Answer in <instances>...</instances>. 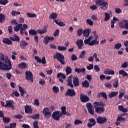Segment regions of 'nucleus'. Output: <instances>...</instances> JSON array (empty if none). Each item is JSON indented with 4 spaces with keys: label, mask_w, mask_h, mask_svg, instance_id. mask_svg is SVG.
Masks as SVG:
<instances>
[{
    "label": "nucleus",
    "mask_w": 128,
    "mask_h": 128,
    "mask_svg": "<svg viewBox=\"0 0 128 128\" xmlns=\"http://www.w3.org/2000/svg\"><path fill=\"white\" fill-rule=\"evenodd\" d=\"M0 58L2 62H1V64L0 65V70H10L12 68V62L8 58V56H4V54H0Z\"/></svg>",
    "instance_id": "f257e3e1"
},
{
    "label": "nucleus",
    "mask_w": 128,
    "mask_h": 128,
    "mask_svg": "<svg viewBox=\"0 0 128 128\" xmlns=\"http://www.w3.org/2000/svg\"><path fill=\"white\" fill-rule=\"evenodd\" d=\"M95 112L98 114H101L104 111L105 104L103 102H96L94 104Z\"/></svg>",
    "instance_id": "f03ea898"
},
{
    "label": "nucleus",
    "mask_w": 128,
    "mask_h": 128,
    "mask_svg": "<svg viewBox=\"0 0 128 128\" xmlns=\"http://www.w3.org/2000/svg\"><path fill=\"white\" fill-rule=\"evenodd\" d=\"M20 29V34L24 36V30L28 28V26L26 24H24L22 26V24H18L16 26L14 27V30L15 32H18Z\"/></svg>",
    "instance_id": "7ed1b4c3"
},
{
    "label": "nucleus",
    "mask_w": 128,
    "mask_h": 128,
    "mask_svg": "<svg viewBox=\"0 0 128 128\" xmlns=\"http://www.w3.org/2000/svg\"><path fill=\"white\" fill-rule=\"evenodd\" d=\"M54 58H56L62 64H66L65 61H64V56L60 52H57L56 55H54Z\"/></svg>",
    "instance_id": "20e7f679"
},
{
    "label": "nucleus",
    "mask_w": 128,
    "mask_h": 128,
    "mask_svg": "<svg viewBox=\"0 0 128 128\" xmlns=\"http://www.w3.org/2000/svg\"><path fill=\"white\" fill-rule=\"evenodd\" d=\"M64 95L66 96L74 97L76 95V91L73 88H68Z\"/></svg>",
    "instance_id": "39448f33"
},
{
    "label": "nucleus",
    "mask_w": 128,
    "mask_h": 128,
    "mask_svg": "<svg viewBox=\"0 0 128 128\" xmlns=\"http://www.w3.org/2000/svg\"><path fill=\"white\" fill-rule=\"evenodd\" d=\"M119 26L121 28L128 29V20H124L118 23Z\"/></svg>",
    "instance_id": "423d86ee"
},
{
    "label": "nucleus",
    "mask_w": 128,
    "mask_h": 128,
    "mask_svg": "<svg viewBox=\"0 0 128 128\" xmlns=\"http://www.w3.org/2000/svg\"><path fill=\"white\" fill-rule=\"evenodd\" d=\"M14 101L12 100H6V104H5V108H10L12 110H14Z\"/></svg>",
    "instance_id": "0eeeda50"
},
{
    "label": "nucleus",
    "mask_w": 128,
    "mask_h": 128,
    "mask_svg": "<svg viewBox=\"0 0 128 128\" xmlns=\"http://www.w3.org/2000/svg\"><path fill=\"white\" fill-rule=\"evenodd\" d=\"M86 108L88 110V112L90 114L94 116V110L92 108V106L90 102H88L86 104Z\"/></svg>",
    "instance_id": "6e6552de"
},
{
    "label": "nucleus",
    "mask_w": 128,
    "mask_h": 128,
    "mask_svg": "<svg viewBox=\"0 0 128 128\" xmlns=\"http://www.w3.org/2000/svg\"><path fill=\"white\" fill-rule=\"evenodd\" d=\"M80 99L81 102L83 103H86L90 101V98L88 96L84 94H80Z\"/></svg>",
    "instance_id": "1a4fd4ad"
},
{
    "label": "nucleus",
    "mask_w": 128,
    "mask_h": 128,
    "mask_svg": "<svg viewBox=\"0 0 128 128\" xmlns=\"http://www.w3.org/2000/svg\"><path fill=\"white\" fill-rule=\"evenodd\" d=\"M43 114L44 115L45 118H49L51 116V112H50L48 108H45L43 109Z\"/></svg>",
    "instance_id": "9d476101"
},
{
    "label": "nucleus",
    "mask_w": 128,
    "mask_h": 128,
    "mask_svg": "<svg viewBox=\"0 0 128 128\" xmlns=\"http://www.w3.org/2000/svg\"><path fill=\"white\" fill-rule=\"evenodd\" d=\"M26 78L27 80H29L30 82H32V73L30 71H26L25 73Z\"/></svg>",
    "instance_id": "9b49d317"
},
{
    "label": "nucleus",
    "mask_w": 128,
    "mask_h": 128,
    "mask_svg": "<svg viewBox=\"0 0 128 128\" xmlns=\"http://www.w3.org/2000/svg\"><path fill=\"white\" fill-rule=\"evenodd\" d=\"M96 122L99 124H104L107 122V118L106 117L98 116L96 118Z\"/></svg>",
    "instance_id": "f8f14e48"
},
{
    "label": "nucleus",
    "mask_w": 128,
    "mask_h": 128,
    "mask_svg": "<svg viewBox=\"0 0 128 128\" xmlns=\"http://www.w3.org/2000/svg\"><path fill=\"white\" fill-rule=\"evenodd\" d=\"M34 58L40 64H46V57L44 56L42 58V60L38 56H35Z\"/></svg>",
    "instance_id": "ddd939ff"
},
{
    "label": "nucleus",
    "mask_w": 128,
    "mask_h": 128,
    "mask_svg": "<svg viewBox=\"0 0 128 128\" xmlns=\"http://www.w3.org/2000/svg\"><path fill=\"white\" fill-rule=\"evenodd\" d=\"M54 36H46L44 37V40L43 41L44 44H48V42H50V40H54Z\"/></svg>",
    "instance_id": "4468645a"
},
{
    "label": "nucleus",
    "mask_w": 128,
    "mask_h": 128,
    "mask_svg": "<svg viewBox=\"0 0 128 128\" xmlns=\"http://www.w3.org/2000/svg\"><path fill=\"white\" fill-rule=\"evenodd\" d=\"M52 117L54 120L56 121H59L60 120L59 110L54 112L52 114Z\"/></svg>",
    "instance_id": "2eb2a0df"
},
{
    "label": "nucleus",
    "mask_w": 128,
    "mask_h": 128,
    "mask_svg": "<svg viewBox=\"0 0 128 128\" xmlns=\"http://www.w3.org/2000/svg\"><path fill=\"white\" fill-rule=\"evenodd\" d=\"M89 120L90 123H88L87 126L88 128H92V126H94L96 124V120L94 118H90L89 119Z\"/></svg>",
    "instance_id": "dca6fc26"
},
{
    "label": "nucleus",
    "mask_w": 128,
    "mask_h": 128,
    "mask_svg": "<svg viewBox=\"0 0 128 128\" xmlns=\"http://www.w3.org/2000/svg\"><path fill=\"white\" fill-rule=\"evenodd\" d=\"M76 44L78 46V50H82V48L84 44L83 40L82 39L78 40L76 42Z\"/></svg>",
    "instance_id": "f3484780"
},
{
    "label": "nucleus",
    "mask_w": 128,
    "mask_h": 128,
    "mask_svg": "<svg viewBox=\"0 0 128 128\" xmlns=\"http://www.w3.org/2000/svg\"><path fill=\"white\" fill-rule=\"evenodd\" d=\"M72 75H70L68 76V78L67 80V82H68V86H70L71 88H74V86L72 84Z\"/></svg>",
    "instance_id": "a211bd4d"
},
{
    "label": "nucleus",
    "mask_w": 128,
    "mask_h": 128,
    "mask_svg": "<svg viewBox=\"0 0 128 128\" xmlns=\"http://www.w3.org/2000/svg\"><path fill=\"white\" fill-rule=\"evenodd\" d=\"M38 32L34 30H32V35H35L34 37V40H35L36 42V44H38V36H36V34H38Z\"/></svg>",
    "instance_id": "6ab92c4d"
},
{
    "label": "nucleus",
    "mask_w": 128,
    "mask_h": 128,
    "mask_svg": "<svg viewBox=\"0 0 128 128\" xmlns=\"http://www.w3.org/2000/svg\"><path fill=\"white\" fill-rule=\"evenodd\" d=\"M28 65L26 62H22L18 64V68H21V70H24V68H28Z\"/></svg>",
    "instance_id": "aec40b11"
},
{
    "label": "nucleus",
    "mask_w": 128,
    "mask_h": 128,
    "mask_svg": "<svg viewBox=\"0 0 128 128\" xmlns=\"http://www.w3.org/2000/svg\"><path fill=\"white\" fill-rule=\"evenodd\" d=\"M73 84L74 86L76 87L80 85V81L78 78L77 77H74L73 78Z\"/></svg>",
    "instance_id": "412c9836"
},
{
    "label": "nucleus",
    "mask_w": 128,
    "mask_h": 128,
    "mask_svg": "<svg viewBox=\"0 0 128 128\" xmlns=\"http://www.w3.org/2000/svg\"><path fill=\"white\" fill-rule=\"evenodd\" d=\"M10 39L12 42H20V37L16 34H14L13 36L10 37Z\"/></svg>",
    "instance_id": "4be33fe9"
},
{
    "label": "nucleus",
    "mask_w": 128,
    "mask_h": 128,
    "mask_svg": "<svg viewBox=\"0 0 128 128\" xmlns=\"http://www.w3.org/2000/svg\"><path fill=\"white\" fill-rule=\"evenodd\" d=\"M91 32L90 28L85 29L83 31V34L85 37H88L90 36V34Z\"/></svg>",
    "instance_id": "5701e85b"
},
{
    "label": "nucleus",
    "mask_w": 128,
    "mask_h": 128,
    "mask_svg": "<svg viewBox=\"0 0 128 128\" xmlns=\"http://www.w3.org/2000/svg\"><path fill=\"white\" fill-rule=\"evenodd\" d=\"M102 97L105 100L108 99L107 94L105 92H101L98 93V98H102Z\"/></svg>",
    "instance_id": "b1692460"
},
{
    "label": "nucleus",
    "mask_w": 128,
    "mask_h": 128,
    "mask_svg": "<svg viewBox=\"0 0 128 128\" xmlns=\"http://www.w3.org/2000/svg\"><path fill=\"white\" fill-rule=\"evenodd\" d=\"M47 26H44L43 29L38 30V33L40 34H44L46 33L48 31V28H46Z\"/></svg>",
    "instance_id": "393cba45"
},
{
    "label": "nucleus",
    "mask_w": 128,
    "mask_h": 128,
    "mask_svg": "<svg viewBox=\"0 0 128 128\" xmlns=\"http://www.w3.org/2000/svg\"><path fill=\"white\" fill-rule=\"evenodd\" d=\"M108 4L106 2H103L100 4V8L102 10H106L108 7Z\"/></svg>",
    "instance_id": "a878e982"
},
{
    "label": "nucleus",
    "mask_w": 128,
    "mask_h": 128,
    "mask_svg": "<svg viewBox=\"0 0 128 128\" xmlns=\"http://www.w3.org/2000/svg\"><path fill=\"white\" fill-rule=\"evenodd\" d=\"M2 42L6 44H12V42L8 38H4Z\"/></svg>",
    "instance_id": "bb28decb"
},
{
    "label": "nucleus",
    "mask_w": 128,
    "mask_h": 128,
    "mask_svg": "<svg viewBox=\"0 0 128 128\" xmlns=\"http://www.w3.org/2000/svg\"><path fill=\"white\" fill-rule=\"evenodd\" d=\"M104 74L108 75H114V70H112L110 69H106V70H104Z\"/></svg>",
    "instance_id": "cd10ccee"
},
{
    "label": "nucleus",
    "mask_w": 128,
    "mask_h": 128,
    "mask_svg": "<svg viewBox=\"0 0 128 128\" xmlns=\"http://www.w3.org/2000/svg\"><path fill=\"white\" fill-rule=\"evenodd\" d=\"M118 94V92H111L108 94V98H110L116 97Z\"/></svg>",
    "instance_id": "c85d7f7f"
},
{
    "label": "nucleus",
    "mask_w": 128,
    "mask_h": 128,
    "mask_svg": "<svg viewBox=\"0 0 128 128\" xmlns=\"http://www.w3.org/2000/svg\"><path fill=\"white\" fill-rule=\"evenodd\" d=\"M25 112L26 114H32V107L28 106H25Z\"/></svg>",
    "instance_id": "c756f323"
},
{
    "label": "nucleus",
    "mask_w": 128,
    "mask_h": 128,
    "mask_svg": "<svg viewBox=\"0 0 128 128\" xmlns=\"http://www.w3.org/2000/svg\"><path fill=\"white\" fill-rule=\"evenodd\" d=\"M82 88H88L90 86V83L87 80H85L84 82H82Z\"/></svg>",
    "instance_id": "7c9ffc66"
},
{
    "label": "nucleus",
    "mask_w": 128,
    "mask_h": 128,
    "mask_svg": "<svg viewBox=\"0 0 128 128\" xmlns=\"http://www.w3.org/2000/svg\"><path fill=\"white\" fill-rule=\"evenodd\" d=\"M26 46H28V42L24 40H22L20 42V47L21 48H24Z\"/></svg>",
    "instance_id": "2f4dec72"
},
{
    "label": "nucleus",
    "mask_w": 128,
    "mask_h": 128,
    "mask_svg": "<svg viewBox=\"0 0 128 128\" xmlns=\"http://www.w3.org/2000/svg\"><path fill=\"white\" fill-rule=\"evenodd\" d=\"M75 72H78V74H80V72H85L86 69L85 68H82V69L79 68H76Z\"/></svg>",
    "instance_id": "473e14b6"
},
{
    "label": "nucleus",
    "mask_w": 128,
    "mask_h": 128,
    "mask_svg": "<svg viewBox=\"0 0 128 128\" xmlns=\"http://www.w3.org/2000/svg\"><path fill=\"white\" fill-rule=\"evenodd\" d=\"M119 74L122 75L124 77L128 76V74L124 70H122L119 71Z\"/></svg>",
    "instance_id": "72a5a7b5"
},
{
    "label": "nucleus",
    "mask_w": 128,
    "mask_h": 128,
    "mask_svg": "<svg viewBox=\"0 0 128 128\" xmlns=\"http://www.w3.org/2000/svg\"><path fill=\"white\" fill-rule=\"evenodd\" d=\"M97 40L98 38H95L94 40H92L91 44H92V46H98L99 42Z\"/></svg>",
    "instance_id": "f704fd0d"
},
{
    "label": "nucleus",
    "mask_w": 128,
    "mask_h": 128,
    "mask_svg": "<svg viewBox=\"0 0 128 128\" xmlns=\"http://www.w3.org/2000/svg\"><path fill=\"white\" fill-rule=\"evenodd\" d=\"M57 77L58 78H62L64 80H65L66 78V76H65V74L60 72V73H58L57 75Z\"/></svg>",
    "instance_id": "c9c22d12"
},
{
    "label": "nucleus",
    "mask_w": 128,
    "mask_h": 128,
    "mask_svg": "<svg viewBox=\"0 0 128 128\" xmlns=\"http://www.w3.org/2000/svg\"><path fill=\"white\" fill-rule=\"evenodd\" d=\"M18 88H19V91L20 93V95L22 96H24V92H24V89L22 88V87H21L20 86H18Z\"/></svg>",
    "instance_id": "e433bc0d"
},
{
    "label": "nucleus",
    "mask_w": 128,
    "mask_h": 128,
    "mask_svg": "<svg viewBox=\"0 0 128 128\" xmlns=\"http://www.w3.org/2000/svg\"><path fill=\"white\" fill-rule=\"evenodd\" d=\"M11 96H16V98H18L20 96V93L18 91H14L12 92V94H10Z\"/></svg>",
    "instance_id": "4c0bfd02"
},
{
    "label": "nucleus",
    "mask_w": 128,
    "mask_h": 128,
    "mask_svg": "<svg viewBox=\"0 0 128 128\" xmlns=\"http://www.w3.org/2000/svg\"><path fill=\"white\" fill-rule=\"evenodd\" d=\"M57 16H58V14L56 12H52L50 16V18L52 19H55L57 18Z\"/></svg>",
    "instance_id": "58836bf2"
},
{
    "label": "nucleus",
    "mask_w": 128,
    "mask_h": 128,
    "mask_svg": "<svg viewBox=\"0 0 128 128\" xmlns=\"http://www.w3.org/2000/svg\"><path fill=\"white\" fill-rule=\"evenodd\" d=\"M33 105L38 107L40 106V100H38V99L36 98L34 100V103L33 104Z\"/></svg>",
    "instance_id": "ea45409f"
},
{
    "label": "nucleus",
    "mask_w": 128,
    "mask_h": 128,
    "mask_svg": "<svg viewBox=\"0 0 128 128\" xmlns=\"http://www.w3.org/2000/svg\"><path fill=\"white\" fill-rule=\"evenodd\" d=\"M66 72L67 76L70 74L72 72L71 68L70 66H67L66 70Z\"/></svg>",
    "instance_id": "a19ab883"
},
{
    "label": "nucleus",
    "mask_w": 128,
    "mask_h": 128,
    "mask_svg": "<svg viewBox=\"0 0 128 128\" xmlns=\"http://www.w3.org/2000/svg\"><path fill=\"white\" fill-rule=\"evenodd\" d=\"M10 118L8 117L3 118V122L4 124H8V122H10Z\"/></svg>",
    "instance_id": "79ce46f5"
},
{
    "label": "nucleus",
    "mask_w": 128,
    "mask_h": 128,
    "mask_svg": "<svg viewBox=\"0 0 128 128\" xmlns=\"http://www.w3.org/2000/svg\"><path fill=\"white\" fill-rule=\"evenodd\" d=\"M103 2H104V0H94V2L96 5L100 6L102 4Z\"/></svg>",
    "instance_id": "37998d69"
},
{
    "label": "nucleus",
    "mask_w": 128,
    "mask_h": 128,
    "mask_svg": "<svg viewBox=\"0 0 128 128\" xmlns=\"http://www.w3.org/2000/svg\"><path fill=\"white\" fill-rule=\"evenodd\" d=\"M62 113L63 115H66V107L65 106H62L61 107Z\"/></svg>",
    "instance_id": "c03bdc74"
},
{
    "label": "nucleus",
    "mask_w": 128,
    "mask_h": 128,
    "mask_svg": "<svg viewBox=\"0 0 128 128\" xmlns=\"http://www.w3.org/2000/svg\"><path fill=\"white\" fill-rule=\"evenodd\" d=\"M126 118H122L121 116H118V119L116 120L117 122H124L125 121Z\"/></svg>",
    "instance_id": "a18cd8bd"
},
{
    "label": "nucleus",
    "mask_w": 128,
    "mask_h": 128,
    "mask_svg": "<svg viewBox=\"0 0 128 128\" xmlns=\"http://www.w3.org/2000/svg\"><path fill=\"white\" fill-rule=\"evenodd\" d=\"M118 80H116L113 83V86L114 88H118Z\"/></svg>",
    "instance_id": "49530a36"
},
{
    "label": "nucleus",
    "mask_w": 128,
    "mask_h": 128,
    "mask_svg": "<svg viewBox=\"0 0 128 128\" xmlns=\"http://www.w3.org/2000/svg\"><path fill=\"white\" fill-rule=\"evenodd\" d=\"M58 50H60V52H62V50H66V48L62 46H58Z\"/></svg>",
    "instance_id": "de8ad7c7"
},
{
    "label": "nucleus",
    "mask_w": 128,
    "mask_h": 128,
    "mask_svg": "<svg viewBox=\"0 0 128 128\" xmlns=\"http://www.w3.org/2000/svg\"><path fill=\"white\" fill-rule=\"evenodd\" d=\"M5 18L6 16H4V15L0 14V22H4Z\"/></svg>",
    "instance_id": "09e8293b"
},
{
    "label": "nucleus",
    "mask_w": 128,
    "mask_h": 128,
    "mask_svg": "<svg viewBox=\"0 0 128 128\" xmlns=\"http://www.w3.org/2000/svg\"><path fill=\"white\" fill-rule=\"evenodd\" d=\"M52 90L54 92V94H57L59 92V88L58 86H54L52 88Z\"/></svg>",
    "instance_id": "8fccbe9b"
},
{
    "label": "nucleus",
    "mask_w": 128,
    "mask_h": 128,
    "mask_svg": "<svg viewBox=\"0 0 128 128\" xmlns=\"http://www.w3.org/2000/svg\"><path fill=\"white\" fill-rule=\"evenodd\" d=\"M8 2V0H0V4H2V6H6Z\"/></svg>",
    "instance_id": "3c124183"
},
{
    "label": "nucleus",
    "mask_w": 128,
    "mask_h": 128,
    "mask_svg": "<svg viewBox=\"0 0 128 128\" xmlns=\"http://www.w3.org/2000/svg\"><path fill=\"white\" fill-rule=\"evenodd\" d=\"M33 126H34V128H40V127H38V120H36L34 122Z\"/></svg>",
    "instance_id": "603ef678"
},
{
    "label": "nucleus",
    "mask_w": 128,
    "mask_h": 128,
    "mask_svg": "<svg viewBox=\"0 0 128 128\" xmlns=\"http://www.w3.org/2000/svg\"><path fill=\"white\" fill-rule=\"evenodd\" d=\"M32 119L36 120H40V114H35L32 116Z\"/></svg>",
    "instance_id": "864d4df0"
},
{
    "label": "nucleus",
    "mask_w": 128,
    "mask_h": 128,
    "mask_svg": "<svg viewBox=\"0 0 128 128\" xmlns=\"http://www.w3.org/2000/svg\"><path fill=\"white\" fill-rule=\"evenodd\" d=\"M20 14V12H18L14 11V10H12L11 12V14L13 16H16V14Z\"/></svg>",
    "instance_id": "5fc2aeb1"
},
{
    "label": "nucleus",
    "mask_w": 128,
    "mask_h": 128,
    "mask_svg": "<svg viewBox=\"0 0 128 128\" xmlns=\"http://www.w3.org/2000/svg\"><path fill=\"white\" fill-rule=\"evenodd\" d=\"M104 86L108 88L111 89L112 85L110 83L106 82L104 84Z\"/></svg>",
    "instance_id": "6e6d98bb"
},
{
    "label": "nucleus",
    "mask_w": 128,
    "mask_h": 128,
    "mask_svg": "<svg viewBox=\"0 0 128 128\" xmlns=\"http://www.w3.org/2000/svg\"><path fill=\"white\" fill-rule=\"evenodd\" d=\"M14 118H17L18 120H22V116L21 114H16L14 116Z\"/></svg>",
    "instance_id": "4d7b16f0"
},
{
    "label": "nucleus",
    "mask_w": 128,
    "mask_h": 128,
    "mask_svg": "<svg viewBox=\"0 0 128 128\" xmlns=\"http://www.w3.org/2000/svg\"><path fill=\"white\" fill-rule=\"evenodd\" d=\"M86 23L90 26H92L94 24V22L90 19L89 18L86 20Z\"/></svg>",
    "instance_id": "13d9d810"
},
{
    "label": "nucleus",
    "mask_w": 128,
    "mask_h": 128,
    "mask_svg": "<svg viewBox=\"0 0 128 128\" xmlns=\"http://www.w3.org/2000/svg\"><path fill=\"white\" fill-rule=\"evenodd\" d=\"M106 17L104 18L105 21L108 20L110 18V15L109 14L106 12L105 13Z\"/></svg>",
    "instance_id": "bf43d9fd"
},
{
    "label": "nucleus",
    "mask_w": 128,
    "mask_h": 128,
    "mask_svg": "<svg viewBox=\"0 0 128 128\" xmlns=\"http://www.w3.org/2000/svg\"><path fill=\"white\" fill-rule=\"evenodd\" d=\"M84 42L85 44H88V46H93L92 44H91L92 41L91 42H89L88 39H86L84 40Z\"/></svg>",
    "instance_id": "052dcab7"
},
{
    "label": "nucleus",
    "mask_w": 128,
    "mask_h": 128,
    "mask_svg": "<svg viewBox=\"0 0 128 128\" xmlns=\"http://www.w3.org/2000/svg\"><path fill=\"white\" fill-rule=\"evenodd\" d=\"M82 124V122L80 120H76L74 122V125H78Z\"/></svg>",
    "instance_id": "680f3d73"
},
{
    "label": "nucleus",
    "mask_w": 128,
    "mask_h": 128,
    "mask_svg": "<svg viewBox=\"0 0 128 128\" xmlns=\"http://www.w3.org/2000/svg\"><path fill=\"white\" fill-rule=\"evenodd\" d=\"M122 46V44L120 43H118L115 44V48L116 50H119Z\"/></svg>",
    "instance_id": "e2e57ef3"
},
{
    "label": "nucleus",
    "mask_w": 128,
    "mask_h": 128,
    "mask_svg": "<svg viewBox=\"0 0 128 128\" xmlns=\"http://www.w3.org/2000/svg\"><path fill=\"white\" fill-rule=\"evenodd\" d=\"M85 54H86V51H84V50L82 51L80 56V57L81 58H84Z\"/></svg>",
    "instance_id": "0e129e2a"
},
{
    "label": "nucleus",
    "mask_w": 128,
    "mask_h": 128,
    "mask_svg": "<svg viewBox=\"0 0 128 128\" xmlns=\"http://www.w3.org/2000/svg\"><path fill=\"white\" fill-rule=\"evenodd\" d=\"M94 70H96V72H100V68L98 67V65H95L94 66Z\"/></svg>",
    "instance_id": "69168bd1"
},
{
    "label": "nucleus",
    "mask_w": 128,
    "mask_h": 128,
    "mask_svg": "<svg viewBox=\"0 0 128 128\" xmlns=\"http://www.w3.org/2000/svg\"><path fill=\"white\" fill-rule=\"evenodd\" d=\"M5 76L8 80H10V78H12V74L10 73H6V74H5Z\"/></svg>",
    "instance_id": "338daca9"
},
{
    "label": "nucleus",
    "mask_w": 128,
    "mask_h": 128,
    "mask_svg": "<svg viewBox=\"0 0 128 128\" xmlns=\"http://www.w3.org/2000/svg\"><path fill=\"white\" fill-rule=\"evenodd\" d=\"M94 66L92 64H90L89 66H86L87 70H93Z\"/></svg>",
    "instance_id": "774afa93"
}]
</instances>
